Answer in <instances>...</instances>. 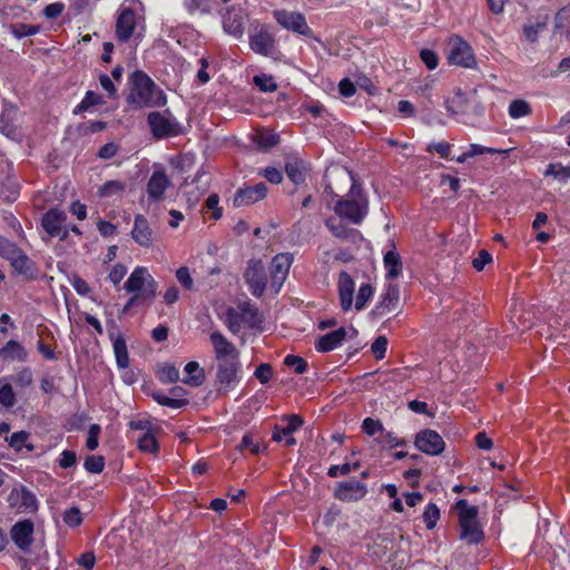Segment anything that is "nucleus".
Here are the masks:
<instances>
[{
	"instance_id": "nucleus-1",
	"label": "nucleus",
	"mask_w": 570,
	"mask_h": 570,
	"mask_svg": "<svg viewBox=\"0 0 570 570\" xmlns=\"http://www.w3.org/2000/svg\"><path fill=\"white\" fill-rule=\"evenodd\" d=\"M130 91L127 102L134 108H153L166 105L163 90L144 71H135L129 77Z\"/></svg>"
},
{
	"instance_id": "nucleus-2",
	"label": "nucleus",
	"mask_w": 570,
	"mask_h": 570,
	"mask_svg": "<svg viewBox=\"0 0 570 570\" xmlns=\"http://www.w3.org/2000/svg\"><path fill=\"white\" fill-rule=\"evenodd\" d=\"M334 210L341 218L358 225L367 215V199L356 184H353L347 198L337 200Z\"/></svg>"
},
{
	"instance_id": "nucleus-3",
	"label": "nucleus",
	"mask_w": 570,
	"mask_h": 570,
	"mask_svg": "<svg viewBox=\"0 0 570 570\" xmlns=\"http://www.w3.org/2000/svg\"><path fill=\"white\" fill-rule=\"evenodd\" d=\"M459 515L460 539L469 544H476L484 538L483 531L478 522V508L469 505L465 500H460L455 504Z\"/></svg>"
},
{
	"instance_id": "nucleus-4",
	"label": "nucleus",
	"mask_w": 570,
	"mask_h": 570,
	"mask_svg": "<svg viewBox=\"0 0 570 570\" xmlns=\"http://www.w3.org/2000/svg\"><path fill=\"white\" fill-rule=\"evenodd\" d=\"M157 287V282L148 273V269L142 266L136 267L124 284V288L127 292L139 294L144 301L149 302L155 298Z\"/></svg>"
},
{
	"instance_id": "nucleus-5",
	"label": "nucleus",
	"mask_w": 570,
	"mask_h": 570,
	"mask_svg": "<svg viewBox=\"0 0 570 570\" xmlns=\"http://www.w3.org/2000/svg\"><path fill=\"white\" fill-rule=\"evenodd\" d=\"M138 0H125L118 10L116 19V37L121 42H127L134 35L137 24V13L134 6Z\"/></svg>"
},
{
	"instance_id": "nucleus-6",
	"label": "nucleus",
	"mask_w": 570,
	"mask_h": 570,
	"mask_svg": "<svg viewBox=\"0 0 570 570\" xmlns=\"http://www.w3.org/2000/svg\"><path fill=\"white\" fill-rule=\"evenodd\" d=\"M448 60L463 68H472L476 65L472 47L459 36H453L449 40Z\"/></svg>"
},
{
	"instance_id": "nucleus-7",
	"label": "nucleus",
	"mask_w": 570,
	"mask_h": 570,
	"mask_svg": "<svg viewBox=\"0 0 570 570\" xmlns=\"http://www.w3.org/2000/svg\"><path fill=\"white\" fill-rule=\"evenodd\" d=\"M148 124L153 135L158 139L169 136H177L181 131L179 122L168 110L164 112H150L148 115Z\"/></svg>"
},
{
	"instance_id": "nucleus-8",
	"label": "nucleus",
	"mask_w": 570,
	"mask_h": 570,
	"mask_svg": "<svg viewBox=\"0 0 570 570\" xmlns=\"http://www.w3.org/2000/svg\"><path fill=\"white\" fill-rule=\"evenodd\" d=\"M273 16L284 29L306 37H312L320 41L318 38L314 37L312 29L308 27L305 17L301 12L275 10Z\"/></svg>"
},
{
	"instance_id": "nucleus-9",
	"label": "nucleus",
	"mask_w": 570,
	"mask_h": 570,
	"mask_svg": "<svg viewBox=\"0 0 570 570\" xmlns=\"http://www.w3.org/2000/svg\"><path fill=\"white\" fill-rule=\"evenodd\" d=\"M240 364L238 362H224L216 364L215 384L218 393L226 394L238 383V372Z\"/></svg>"
},
{
	"instance_id": "nucleus-10",
	"label": "nucleus",
	"mask_w": 570,
	"mask_h": 570,
	"mask_svg": "<svg viewBox=\"0 0 570 570\" xmlns=\"http://www.w3.org/2000/svg\"><path fill=\"white\" fill-rule=\"evenodd\" d=\"M66 220L67 215L63 210L52 208L43 214L41 226L49 236L65 240L69 235V230L65 226Z\"/></svg>"
},
{
	"instance_id": "nucleus-11",
	"label": "nucleus",
	"mask_w": 570,
	"mask_h": 570,
	"mask_svg": "<svg viewBox=\"0 0 570 570\" xmlns=\"http://www.w3.org/2000/svg\"><path fill=\"white\" fill-rule=\"evenodd\" d=\"M414 445L419 451L428 455H439L445 449V442L442 436L436 431L430 429L422 430L415 435Z\"/></svg>"
},
{
	"instance_id": "nucleus-12",
	"label": "nucleus",
	"mask_w": 570,
	"mask_h": 570,
	"mask_svg": "<svg viewBox=\"0 0 570 570\" xmlns=\"http://www.w3.org/2000/svg\"><path fill=\"white\" fill-rule=\"evenodd\" d=\"M210 342L217 363L239 361V352L220 332H213L210 334Z\"/></svg>"
},
{
	"instance_id": "nucleus-13",
	"label": "nucleus",
	"mask_w": 570,
	"mask_h": 570,
	"mask_svg": "<svg viewBox=\"0 0 570 570\" xmlns=\"http://www.w3.org/2000/svg\"><path fill=\"white\" fill-rule=\"evenodd\" d=\"M244 277L252 294L256 297H261L266 289V275L263 263L255 259L249 261Z\"/></svg>"
},
{
	"instance_id": "nucleus-14",
	"label": "nucleus",
	"mask_w": 570,
	"mask_h": 570,
	"mask_svg": "<svg viewBox=\"0 0 570 570\" xmlns=\"http://www.w3.org/2000/svg\"><path fill=\"white\" fill-rule=\"evenodd\" d=\"M13 273L26 281H33L39 274L37 264L20 248L8 259Z\"/></svg>"
},
{
	"instance_id": "nucleus-15",
	"label": "nucleus",
	"mask_w": 570,
	"mask_h": 570,
	"mask_svg": "<svg viewBox=\"0 0 570 570\" xmlns=\"http://www.w3.org/2000/svg\"><path fill=\"white\" fill-rule=\"evenodd\" d=\"M293 264V255L289 253L277 254L271 263V286L278 292L284 284Z\"/></svg>"
},
{
	"instance_id": "nucleus-16",
	"label": "nucleus",
	"mask_w": 570,
	"mask_h": 570,
	"mask_svg": "<svg viewBox=\"0 0 570 570\" xmlns=\"http://www.w3.org/2000/svg\"><path fill=\"white\" fill-rule=\"evenodd\" d=\"M473 104V111L476 115L483 112V106L476 100V90L473 89L471 92H463L461 89H456L454 97L448 102V110L452 114H464L469 111V105Z\"/></svg>"
},
{
	"instance_id": "nucleus-17",
	"label": "nucleus",
	"mask_w": 570,
	"mask_h": 570,
	"mask_svg": "<svg viewBox=\"0 0 570 570\" xmlns=\"http://www.w3.org/2000/svg\"><path fill=\"white\" fill-rule=\"evenodd\" d=\"M367 493V487L357 480L340 482L334 491V497L343 502H356Z\"/></svg>"
},
{
	"instance_id": "nucleus-18",
	"label": "nucleus",
	"mask_w": 570,
	"mask_h": 570,
	"mask_svg": "<svg viewBox=\"0 0 570 570\" xmlns=\"http://www.w3.org/2000/svg\"><path fill=\"white\" fill-rule=\"evenodd\" d=\"M267 186L261 181L254 186H245L237 189L233 203L236 207L253 205L266 197Z\"/></svg>"
},
{
	"instance_id": "nucleus-19",
	"label": "nucleus",
	"mask_w": 570,
	"mask_h": 570,
	"mask_svg": "<svg viewBox=\"0 0 570 570\" xmlns=\"http://www.w3.org/2000/svg\"><path fill=\"white\" fill-rule=\"evenodd\" d=\"M8 503L20 513L35 512L37 510V499L26 488L13 489L8 495Z\"/></svg>"
},
{
	"instance_id": "nucleus-20",
	"label": "nucleus",
	"mask_w": 570,
	"mask_h": 570,
	"mask_svg": "<svg viewBox=\"0 0 570 570\" xmlns=\"http://www.w3.org/2000/svg\"><path fill=\"white\" fill-rule=\"evenodd\" d=\"M274 36L264 26L257 28L249 37V47L256 53L269 56L274 50Z\"/></svg>"
},
{
	"instance_id": "nucleus-21",
	"label": "nucleus",
	"mask_w": 570,
	"mask_h": 570,
	"mask_svg": "<svg viewBox=\"0 0 570 570\" xmlns=\"http://www.w3.org/2000/svg\"><path fill=\"white\" fill-rule=\"evenodd\" d=\"M246 14L242 8H229L223 18L224 30L236 38H240L245 30Z\"/></svg>"
},
{
	"instance_id": "nucleus-22",
	"label": "nucleus",
	"mask_w": 570,
	"mask_h": 570,
	"mask_svg": "<svg viewBox=\"0 0 570 570\" xmlns=\"http://www.w3.org/2000/svg\"><path fill=\"white\" fill-rule=\"evenodd\" d=\"M11 539L20 550H28L32 543L33 523L30 520H22L12 525Z\"/></svg>"
},
{
	"instance_id": "nucleus-23",
	"label": "nucleus",
	"mask_w": 570,
	"mask_h": 570,
	"mask_svg": "<svg viewBox=\"0 0 570 570\" xmlns=\"http://www.w3.org/2000/svg\"><path fill=\"white\" fill-rule=\"evenodd\" d=\"M400 299L399 287L394 284H389L385 293L382 295L381 301L376 304L372 314L375 317H383L384 315L396 309Z\"/></svg>"
},
{
	"instance_id": "nucleus-24",
	"label": "nucleus",
	"mask_w": 570,
	"mask_h": 570,
	"mask_svg": "<svg viewBox=\"0 0 570 570\" xmlns=\"http://www.w3.org/2000/svg\"><path fill=\"white\" fill-rule=\"evenodd\" d=\"M326 227L331 230L333 236L336 238L350 242V243H357L362 239L361 233L355 228L347 227L342 220L336 218H328L325 222Z\"/></svg>"
},
{
	"instance_id": "nucleus-25",
	"label": "nucleus",
	"mask_w": 570,
	"mask_h": 570,
	"mask_svg": "<svg viewBox=\"0 0 570 570\" xmlns=\"http://www.w3.org/2000/svg\"><path fill=\"white\" fill-rule=\"evenodd\" d=\"M340 303L343 311H350L353 305L355 284L347 272H341L338 276Z\"/></svg>"
},
{
	"instance_id": "nucleus-26",
	"label": "nucleus",
	"mask_w": 570,
	"mask_h": 570,
	"mask_svg": "<svg viewBox=\"0 0 570 570\" xmlns=\"http://www.w3.org/2000/svg\"><path fill=\"white\" fill-rule=\"evenodd\" d=\"M170 186V180L163 170L154 171L147 184V194L149 199L158 202L163 199L166 189Z\"/></svg>"
},
{
	"instance_id": "nucleus-27",
	"label": "nucleus",
	"mask_w": 570,
	"mask_h": 570,
	"mask_svg": "<svg viewBox=\"0 0 570 570\" xmlns=\"http://www.w3.org/2000/svg\"><path fill=\"white\" fill-rule=\"evenodd\" d=\"M153 234L147 218L142 215H137L131 230L134 240L140 246L150 247L153 245Z\"/></svg>"
},
{
	"instance_id": "nucleus-28",
	"label": "nucleus",
	"mask_w": 570,
	"mask_h": 570,
	"mask_svg": "<svg viewBox=\"0 0 570 570\" xmlns=\"http://www.w3.org/2000/svg\"><path fill=\"white\" fill-rule=\"evenodd\" d=\"M345 337L346 331L345 328L341 327L321 336L315 343V348L322 353L333 351L345 340Z\"/></svg>"
},
{
	"instance_id": "nucleus-29",
	"label": "nucleus",
	"mask_w": 570,
	"mask_h": 570,
	"mask_svg": "<svg viewBox=\"0 0 570 570\" xmlns=\"http://www.w3.org/2000/svg\"><path fill=\"white\" fill-rule=\"evenodd\" d=\"M239 314L244 324L250 328L258 327L264 322V316L258 307L249 302L239 304Z\"/></svg>"
},
{
	"instance_id": "nucleus-30",
	"label": "nucleus",
	"mask_w": 570,
	"mask_h": 570,
	"mask_svg": "<svg viewBox=\"0 0 570 570\" xmlns=\"http://www.w3.org/2000/svg\"><path fill=\"white\" fill-rule=\"evenodd\" d=\"M0 356L4 360H17V361H26L27 360V351L26 348L17 341L10 340L7 344L0 350Z\"/></svg>"
},
{
	"instance_id": "nucleus-31",
	"label": "nucleus",
	"mask_w": 570,
	"mask_h": 570,
	"mask_svg": "<svg viewBox=\"0 0 570 570\" xmlns=\"http://www.w3.org/2000/svg\"><path fill=\"white\" fill-rule=\"evenodd\" d=\"M184 370L187 373V376L184 379L185 384L197 387L204 383L205 372L197 362L187 363Z\"/></svg>"
},
{
	"instance_id": "nucleus-32",
	"label": "nucleus",
	"mask_w": 570,
	"mask_h": 570,
	"mask_svg": "<svg viewBox=\"0 0 570 570\" xmlns=\"http://www.w3.org/2000/svg\"><path fill=\"white\" fill-rule=\"evenodd\" d=\"M287 177L295 184L299 185L305 180V166L299 159L288 160L285 165Z\"/></svg>"
},
{
	"instance_id": "nucleus-33",
	"label": "nucleus",
	"mask_w": 570,
	"mask_h": 570,
	"mask_svg": "<svg viewBox=\"0 0 570 570\" xmlns=\"http://www.w3.org/2000/svg\"><path fill=\"white\" fill-rule=\"evenodd\" d=\"M559 32L561 36L570 38V6L563 7L556 14L554 19V33Z\"/></svg>"
},
{
	"instance_id": "nucleus-34",
	"label": "nucleus",
	"mask_w": 570,
	"mask_h": 570,
	"mask_svg": "<svg viewBox=\"0 0 570 570\" xmlns=\"http://www.w3.org/2000/svg\"><path fill=\"white\" fill-rule=\"evenodd\" d=\"M384 266L387 271L389 278H396L402 273V262L400 255L395 250H389L384 255Z\"/></svg>"
},
{
	"instance_id": "nucleus-35",
	"label": "nucleus",
	"mask_w": 570,
	"mask_h": 570,
	"mask_svg": "<svg viewBox=\"0 0 570 570\" xmlns=\"http://www.w3.org/2000/svg\"><path fill=\"white\" fill-rule=\"evenodd\" d=\"M114 352L117 365L120 368H127L129 366V356L126 341L121 335H118L116 338H114Z\"/></svg>"
},
{
	"instance_id": "nucleus-36",
	"label": "nucleus",
	"mask_w": 570,
	"mask_h": 570,
	"mask_svg": "<svg viewBox=\"0 0 570 570\" xmlns=\"http://www.w3.org/2000/svg\"><path fill=\"white\" fill-rule=\"evenodd\" d=\"M157 432L158 431H151L139 435L136 440L138 449L147 453H157L159 449L158 442L156 440Z\"/></svg>"
},
{
	"instance_id": "nucleus-37",
	"label": "nucleus",
	"mask_w": 570,
	"mask_h": 570,
	"mask_svg": "<svg viewBox=\"0 0 570 570\" xmlns=\"http://www.w3.org/2000/svg\"><path fill=\"white\" fill-rule=\"evenodd\" d=\"M157 375L165 384L176 383L179 380V370L171 364H161L158 365Z\"/></svg>"
},
{
	"instance_id": "nucleus-38",
	"label": "nucleus",
	"mask_w": 570,
	"mask_h": 570,
	"mask_svg": "<svg viewBox=\"0 0 570 570\" xmlns=\"http://www.w3.org/2000/svg\"><path fill=\"white\" fill-rule=\"evenodd\" d=\"M16 403V396L10 383L6 377L0 379V406L12 407Z\"/></svg>"
},
{
	"instance_id": "nucleus-39",
	"label": "nucleus",
	"mask_w": 570,
	"mask_h": 570,
	"mask_svg": "<svg viewBox=\"0 0 570 570\" xmlns=\"http://www.w3.org/2000/svg\"><path fill=\"white\" fill-rule=\"evenodd\" d=\"M153 397L158 404L173 409H180L188 404L187 399H174L173 396H166L159 392L154 393Z\"/></svg>"
},
{
	"instance_id": "nucleus-40",
	"label": "nucleus",
	"mask_w": 570,
	"mask_h": 570,
	"mask_svg": "<svg viewBox=\"0 0 570 570\" xmlns=\"http://www.w3.org/2000/svg\"><path fill=\"white\" fill-rule=\"evenodd\" d=\"M531 114L530 105L522 99L511 101L509 106V115L512 118H520Z\"/></svg>"
},
{
	"instance_id": "nucleus-41",
	"label": "nucleus",
	"mask_w": 570,
	"mask_h": 570,
	"mask_svg": "<svg viewBox=\"0 0 570 570\" xmlns=\"http://www.w3.org/2000/svg\"><path fill=\"white\" fill-rule=\"evenodd\" d=\"M544 175L553 176L558 180L566 183L570 178V167H564L561 164H550Z\"/></svg>"
},
{
	"instance_id": "nucleus-42",
	"label": "nucleus",
	"mask_w": 570,
	"mask_h": 570,
	"mask_svg": "<svg viewBox=\"0 0 570 570\" xmlns=\"http://www.w3.org/2000/svg\"><path fill=\"white\" fill-rule=\"evenodd\" d=\"M125 184L119 180H109L105 183L99 189L100 197H112L124 191Z\"/></svg>"
},
{
	"instance_id": "nucleus-43",
	"label": "nucleus",
	"mask_w": 570,
	"mask_h": 570,
	"mask_svg": "<svg viewBox=\"0 0 570 570\" xmlns=\"http://www.w3.org/2000/svg\"><path fill=\"white\" fill-rule=\"evenodd\" d=\"M373 296V288L370 284H362L355 298V308L362 311Z\"/></svg>"
},
{
	"instance_id": "nucleus-44",
	"label": "nucleus",
	"mask_w": 570,
	"mask_h": 570,
	"mask_svg": "<svg viewBox=\"0 0 570 570\" xmlns=\"http://www.w3.org/2000/svg\"><path fill=\"white\" fill-rule=\"evenodd\" d=\"M440 519V510L434 503H429L423 513V520L429 530L433 529Z\"/></svg>"
},
{
	"instance_id": "nucleus-45",
	"label": "nucleus",
	"mask_w": 570,
	"mask_h": 570,
	"mask_svg": "<svg viewBox=\"0 0 570 570\" xmlns=\"http://www.w3.org/2000/svg\"><path fill=\"white\" fill-rule=\"evenodd\" d=\"M12 111L14 109L10 107L0 115V131L7 137H14L17 135V128L7 119Z\"/></svg>"
},
{
	"instance_id": "nucleus-46",
	"label": "nucleus",
	"mask_w": 570,
	"mask_h": 570,
	"mask_svg": "<svg viewBox=\"0 0 570 570\" xmlns=\"http://www.w3.org/2000/svg\"><path fill=\"white\" fill-rule=\"evenodd\" d=\"M254 83L264 92H274L277 89L274 78L267 75L255 76Z\"/></svg>"
},
{
	"instance_id": "nucleus-47",
	"label": "nucleus",
	"mask_w": 570,
	"mask_h": 570,
	"mask_svg": "<svg viewBox=\"0 0 570 570\" xmlns=\"http://www.w3.org/2000/svg\"><path fill=\"white\" fill-rule=\"evenodd\" d=\"M242 324H244V322L240 318L239 312L229 308L226 313V325L228 330L233 334H237L240 331Z\"/></svg>"
},
{
	"instance_id": "nucleus-48",
	"label": "nucleus",
	"mask_w": 570,
	"mask_h": 570,
	"mask_svg": "<svg viewBox=\"0 0 570 570\" xmlns=\"http://www.w3.org/2000/svg\"><path fill=\"white\" fill-rule=\"evenodd\" d=\"M547 28V19L538 21L533 24L524 26L523 33L528 41L534 42L538 39V35Z\"/></svg>"
},
{
	"instance_id": "nucleus-49",
	"label": "nucleus",
	"mask_w": 570,
	"mask_h": 570,
	"mask_svg": "<svg viewBox=\"0 0 570 570\" xmlns=\"http://www.w3.org/2000/svg\"><path fill=\"white\" fill-rule=\"evenodd\" d=\"M19 249L20 247L16 243L0 235V256L3 259L8 261Z\"/></svg>"
},
{
	"instance_id": "nucleus-50",
	"label": "nucleus",
	"mask_w": 570,
	"mask_h": 570,
	"mask_svg": "<svg viewBox=\"0 0 570 570\" xmlns=\"http://www.w3.org/2000/svg\"><path fill=\"white\" fill-rule=\"evenodd\" d=\"M83 465L90 473H100L105 468V459L100 455H89L85 460Z\"/></svg>"
},
{
	"instance_id": "nucleus-51",
	"label": "nucleus",
	"mask_w": 570,
	"mask_h": 570,
	"mask_svg": "<svg viewBox=\"0 0 570 570\" xmlns=\"http://www.w3.org/2000/svg\"><path fill=\"white\" fill-rule=\"evenodd\" d=\"M255 141L262 148H269L278 144V136L274 132L259 131L256 135Z\"/></svg>"
},
{
	"instance_id": "nucleus-52",
	"label": "nucleus",
	"mask_w": 570,
	"mask_h": 570,
	"mask_svg": "<svg viewBox=\"0 0 570 570\" xmlns=\"http://www.w3.org/2000/svg\"><path fill=\"white\" fill-rule=\"evenodd\" d=\"M11 381L17 386L27 387L33 381L32 372L29 368H22L11 376Z\"/></svg>"
},
{
	"instance_id": "nucleus-53",
	"label": "nucleus",
	"mask_w": 570,
	"mask_h": 570,
	"mask_svg": "<svg viewBox=\"0 0 570 570\" xmlns=\"http://www.w3.org/2000/svg\"><path fill=\"white\" fill-rule=\"evenodd\" d=\"M63 522L69 527H78L82 522L81 512L77 507L67 509L63 513Z\"/></svg>"
},
{
	"instance_id": "nucleus-54",
	"label": "nucleus",
	"mask_w": 570,
	"mask_h": 570,
	"mask_svg": "<svg viewBox=\"0 0 570 570\" xmlns=\"http://www.w3.org/2000/svg\"><path fill=\"white\" fill-rule=\"evenodd\" d=\"M383 424L380 420H374L372 417H366L362 423V430L370 436H373L377 433H383Z\"/></svg>"
},
{
	"instance_id": "nucleus-55",
	"label": "nucleus",
	"mask_w": 570,
	"mask_h": 570,
	"mask_svg": "<svg viewBox=\"0 0 570 570\" xmlns=\"http://www.w3.org/2000/svg\"><path fill=\"white\" fill-rule=\"evenodd\" d=\"M101 104H104V99L100 95H98L94 91H88L86 94L85 98L82 99V101L77 107V109L79 111H83L92 106H97V105H101Z\"/></svg>"
},
{
	"instance_id": "nucleus-56",
	"label": "nucleus",
	"mask_w": 570,
	"mask_h": 570,
	"mask_svg": "<svg viewBox=\"0 0 570 570\" xmlns=\"http://www.w3.org/2000/svg\"><path fill=\"white\" fill-rule=\"evenodd\" d=\"M284 364L293 367L296 374H302L307 368V363L305 360L296 355H287L284 360Z\"/></svg>"
},
{
	"instance_id": "nucleus-57",
	"label": "nucleus",
	"mask_w": 570,
	"mask_h": 570,
	"mask_svg": "<svg viewBox=\"0 0 570 570\" xmlns=\"http://www.w3.org/2000/svg\"><path fill=\"white\" fill-rule=\"evenodd\" d=\"M254 375L262 384H266L273 376V368L268 363H261L256 367Z\"/></svg>"
},
{
	"instance_id": "nucleus-58",
	"label": "nucleus",
	"mask_w": 570,
	"mask_h": 570,
	"mask_svg": "<svg viewBox=\"0 0 570 570\" xmlns=\"http://www.w3.org/2000/svg\"><path fill=\"white\" fill-rule=\"evenodd\" d=\"M28 439L29 433L24 431H19L13 433L10 438H6V441H8L9 445L13 448L16 451H20Z\"/></svg>"
},
{
	"instance_id": "nucleus-59",
	"label": "nucleus",
	"mask_w": 570,
	"mask_h": 570,
	"mask_svg": "<svg viewBox=\"0 0 570 570\" xmlns=\"http://www.w3.org/2000/svg\"><path fill=\"white\" fill-rule=\"evenodd\" d=\"M11 32L14 37L20 39L27 36L36 35L38 32V28L24 23H17L11 27Z\"/></svg>"
},
{
	"instance_id": "nucleus-60",
	"label": "nucleus",
	"mask_w": 570,
	"mask_h": 570,
	"mask_svg": "<svg viewBox=\"0 0 570 570\" xmlns=\"http://www.w3.org/2000/svg\"><path fill=\"white\" fill-rule=\"evenodd\" d=\"M387 348V338L385 336H379L372 344L371 350L377 360H382L385 356Z\"/></svg>"
},
{
	"instance_id": "nucleus-61",
	"label": "nucleus",
	"mask_w": 570,
	"mask_h": 570,
	"mask_svg": "<svg viewBox=\"0 0 570 570\" xmlns=\"http://www.w3.org/2000/svg\"><path fill=\"white\" fill-rule=\"evenodd\" d=\"M377 441L384 445H387L391 449L405 444V441H400L393 432H387L384 429H383V433L380 434V438Z\"/></svg>"
},
{
	"instance_id": "nucleus-62",
	"label": "nucleus",
	"mask_w": 570,
	"mask_h": 570,
	"mask_svg": "<svg viewBox=\"0 0 570 570\" xmlns=\"http://www.w3.org/2000/svg\"><path fill=\"white\" fill-rule=\"evenodd\" d=\"M176 278L181 284V286L185 287L186 289L193 288L194 282L190 276L188 267H185V266L179 267L176 271Z\"/></svg>"
},
{
	"instance_id": "nucleus-63",
	"label": "nucleus",
	"mask_w": 570,
	"mask_h": 570,
	"mask_svg": "<svg viewBox=\"0 0 570 570\" xmlns=\"http://www.w3.org/2000/svg\"><path fill=\"white\" fill-rule=\"evenodd\" d=\"M287 425L282 429L285 436L292 435L298 428L303 425V419L299 415L293 414L287 417Z\"/></svg>"
},
{
	"instance_id": "nucleus-64",
	"label": "nucleus",
	"mask_w": 570,
	"mask_h": 570,
	"mask_svg": "<svg viewBox=\"0 0 570 570\" xmlns=\"http://www.w3.org/2000/svg\"><path fill=\"white\" fill-rule=\"evenodd\" d=\"M420 57L430 70H433L438 67L439 58L434 51L429 50V49H423L420 52Z\"/></svg>"
}]
</instances>
